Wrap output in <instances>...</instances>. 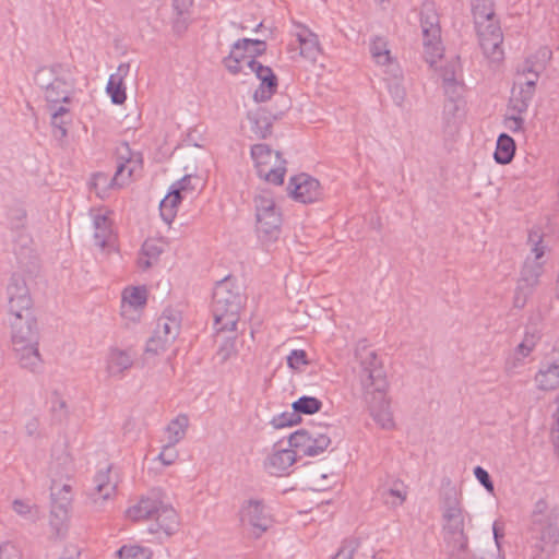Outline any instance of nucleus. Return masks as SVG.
<instances>
[{"instance_id": "obj_34", "label": "nucleus", "mask_w": 559, "mask_h": 559, "mask_svg": "<svg viewBox=\"0 0 559 559\" xmlns=\"http://www.w3.org/2000/svg\"><path fill=\"white\" fill-rule=\"evenodd\" d=\"M515 153L514 140L506 133H501L497 140L493 158L498 164H509Z\"/></svg>"}, {"instance_id": "obj_3", "label": "nucleus", "mask_w": 559, "mask_h": 559, "mask_svg": "<svg viewBox=\"0 0 559 559\" xmlns=\"http://www.w3.org/2000/svg\"><path fill=\"white\" fill-rule=\"evenodd\" d=\"M243 301L241 287L230 277H225L215 285L212 312L217 332L236 330Z\"/></svg>"}, {"instance_id": "obj_40", "label": "nucleus", "mask_w": 559, "mask_h": 559, "mask_svg": "<svg viewBox=\"0 0 559 559\" xmlns=\"http://www.w3.org/2000/svg\"><path fill=\"white\" fill-rule=\"evenodd\" d=\"M106 91L111 98V102L116 105H121L126 102V86L123 81L119 80L118 76H109Z\"/></svg>"}, {"instance_id": "obj_56", "label": "nucleus", "mask_w": 559, "mask_h": 559, "mask_svg": "<svg viewBox=\"0 0 559 559\" xmlns=\"http://www.w3.org/2000/svg\"><path fill=\"white\" fill-rule=\"evenodd\" d=\"M523 350H524V341L519 343V345L516 347L518 355H522ZM521 362H522V359L520 358V356L509 359L507 361V370L511 373H519V371L516 369H518V367L521 366Z\"/></svg>"}, {"instance_id": "obj_37", "label": "nucleus", "mask_w": 559, "mask_h": 559, "mask_svg": "<svg viewBox=\"0 0 559 559\" xmlns=\"http://www.w3.org/2000/svg\"><path fill=\"white\" fill-rule=\"evenodd\" d=\"M192 4L193 0H173L174 10L178 15L174 20L173 27L177 34H181L187 29Z\"/></svg>"}, {"instance_id": "obj_27", "label": "nucleus", "mask_w": 559, "mask_h": 559, "mask_svg": "<svg viewBox=\"0 0 559 559\" xmlns=\"http://www.w3.org/2000/svg\"><path fill=\"white\" fill-rule=\"evenodd\" d=\"M69 499H64V501L52 504L50 516H49V526L51 530V534L56 538L64 537L68 532V522H69Z\"/></svg>"}, {"instance_id": "obj_60", "label": "nucleus", "mask_w": 559, "mask_h": 559, "mask_svg": "<svg viewBox=\"0 0 559 559\" xmlns=\"http://www.w3.org/2000/svg\"><path fill=\"white\" fill-rule=\"evenodd\" d=\"M442 78L445 83L452 84L455 82L456 79L453 66L451 67V70H449L448 68L444 70Z\"/></svg>"}, {"instance_id": "obj_24", "label": "nucleus", "mask_w": 559, "mask_h": 559, "mask_svg": "<svg viewBox=\"0 0 559 559\" xmlns=\"http://www.w3.org/2000/svg\"><path fill=\"white\" fill-rule=\"evenodd\" d=\"M166 242L163 238L146 239L140 250L136 264L142 271H146L156 265L160 254L164 252Z\"/></svg>"}, {"instance_id": "obj_2", "label": "nucleus", "mask_w": 559, "mask_h": 559, "mask_svg": "<svg viewBox=\"0 0 559 559\" xmlns=\"http://www.w3.org/2000/svg\"><path fill=\"white\" fill-rule=\"evenodd\" d=\"M12 353L22 369L38 373L44 359L39 350L40 330L34 312L8 316Z\"/></svg>"}, {"instance_id": "obj_58", "label": "nucleus", "mask_w": 559, "mask_h": 559, "mask_svg": "<svg viewBox=\"0 0 559 559\" xmlns=\"http://www.w3.org/2000/svg\"><path fill=\"white\" fill-rule=\"evenodd\" d=\"M39 423L36 418H32L25 425V429L28 436H35L38 432Z\"/></svg>"}, {"instance_id": "obj_6", "label": "nucleus", "mask_w": 559, "mask_h": 559, "mask_svg": "<svg viewBox=\"0 0 559 559\" xmlns=\"http://www.w3.org/2000/svg\"><path fill=\"white\" fill-rule=\"evenodd\" d=\"M35 83L44 90L48 104H67L73 86L69 69L62 64L39 68L34 76Z\"/></svg>"}, {"instance_id": "obj_36", "label": "nucleus", "mask_w": 559, "mask_h": 559, "mask_svg": "<svg viewBox=\"0 0 559 559\" xmlns=\"http://www.w3.org/2000/svg\"><path fill=\"white\" fill-rule=\"evenodd\" d=\"M181 200L182 195H179L177 190L171 189L170 192L160 201L159 211L164 222L170 224L174 221Z\"/></svg>"}, {"instance_id": "obj_59", "label": "nucleus", "mask_w": 559, "mask_h": 559, "mask_svg": "<svg viewBox=\"0 0 559 559\" xmlns=\"http://www.w3.org/2000/svg\"><path fill=\"white\" fill-rule=\"evenodd\" d=\"M129 71H130L129 63H120L118 66L117 72L111 74L110 76H118L119 80L123 81V79L128 75Z\"/></svg>"}, {"instance_id": "obj_23", "label": "nucleus", "mask_w": 559, "mask_h": 559, "mask_svg": "<svg viewBox=\"0 0 559 559\" xmlns=\"http://www.w3.org/2000/svg\"><path fill=\"white\" fill-rule=\"evenodd\" d=\"M134 357L130 349L112 347L106 357V371L109 377L121 378L133 365Z\"/></svg>"}, {"instance_id": "obj_11", "label": "nucleus", "mask_w": 559, "mask_h": 559, "mask_svg": "<svg viewBox=\"0 0 559 559\" xmlns=\"http://www.w3.org/2000/svg\"><path fill=\"white\" fill-rule=\"evenodd\" d=\"M181 318L179 312L166 310L158 318L153 335L146 344V352L159 354L165 352L177 338L180 332Z\"/></svg>"}, {"instance_id": "obj_55", "label": "nucleus", "mask_w": 559, "mask_h": 559, "mask_svg": "<svg viewBox=\"0 0 559 559\" xmlns=\"http://www.w3.org/2000/svg\"><path fill=\"white\" fill-rule=\"evenodd\" d=\"M522 109H519V115H509L504 119V126L510 131H518L522 128L523 118L521 116Z\"/></svg>"}, {"instance_id": "obj_7", "label": "nucleus", "mask_w": 559, "mask_h": 559, "mask_svg": "<svg viewBox=\"0 0 559 559\" xmlns=\"http://www.w3.org/2000/svg\"><path fill=\"white\" fill-rule=\"evenodd\" d=\"M547 509L544 500L537 501L533 511L534 524L538 525L539 542L533 548L532 559H545L559 542V509L545 516H539Z\"/></svg>"}, {"instance_id": "obj_8", "label": "nucleus", "mask_w": 559, "mask_h": 559, "mask_svg": "<svg viewBox=\"0 0 559 559\" xmlns=\"http://www.w3.org/2000/svg\"><path fill=\"white\" fill-rule=\"evenodd\" d=\"M257 234L261 241L276 240L281 233L282 217L269 191H261L254 197Z\"/></svg>"}, {"instance_id": "obj_51", "label": "nucleus", "mask_w": 559, "mask_h": 559, "mask_svg": "<svg viewBox=\"0 0 559 559\" xmlns=\"http://www.w3.org/2000/svg\"><path fill=\"white\" fill-rule=\"evenodd\" d=\"M474 475L476 479L489 491H493V484L490 479V476L486 469L480 466L475 467Z\"/></svg>"}, {"instance_id": "obj_14", "label": "nucleus", "mask_w": 559, "mask_h": 559, "mask_svg": "<svg viewBox=\"0 0 559 559\" xmlns=\"http://www.w3.org/2000/svg\"><path fill=\"white\" fill-rule=\"evenodd\" d=\"M532 245L531 254L526 257V287L536 286L540 276L545 273V258L547 246L543 241V235L538 230H531L526 240Z\"/></svg>"}, {"instance_id": "obj_64", "label": "nucleus", "mask_w": 559, "mask_h": 559, "mask_svg": "<svg viewBox=\"0 0 559 559\" xmlns=\"http://www.w3.org/2000/svg\"><path fill=\"white\" fill-rule=\"evenodd\" d=\"M70 489H71V488H70V486H69V485H63V487H62V490H63V491H66L67 493H69V492H70Z\"/></svg>"}, {"instance_id": "obj_35", "label": "nucleus", "mask_w": 559, "mask_h": 559, "mask_svg": "<svg viewBox=\"0 0 559 559\" xmlns=\"http://www.w3.org/2000/svg\"><path fill=\"white\" fill-rule=\"evenodd\" d=\"M189 426V418L187 415L180 414L174 418L166 427L167 442L177 444L186 436Z\"/></svg>"}, {"instance_id": "obj_49", "label": "nucleus", "mask_w": 559, "mask_h": 559, "mask_svg": "<svg viewBox=\"0 0 559 559\" xmlns=\"http://www.w3.org/2000/svg\"><path fill=\"white\" fill-rule=\"evenodd\" d=\"M287 365L292 369H300L302 366L308 365L307 354L302 349H294L287 356Z\"/></svg>"}, {"instance_id": "obj_53", "label": "nucleus", "mask_w": 559, "mask_h": 559, "mask_svg": "<svg viewBox=\"0 0 559 559\" xmlns=\"http://www.w3.org/2000/svg\"><path fill=\"white\" fill-rule=\"evenodd\" d=\"M72 122V117H68V119L63 117H51V126L59 132L60 138H64L68 134V126Z\"/></svg>"}, {"instance_id": "obj_30", "label": "nucleus", "mask_w": 559, "mask_h": 559, "mask_svg": "<svg viewBox=\"0 0 559 559\" xmlns=\"http://www.w3.org/2000/svg\"><path fill=\"white\" fill-rule=\"evenodd\" d=\"M423 47L425 60L433 66L443 55L441 32L432 29V33L423 35Z\"/></svg>"}, {"instance_id": "obj_9", "label": "nucleus", "mask_w": 559, "mask_h": 559, "mask_svg": "<svg viewBox=\"0 0 559 559\" xmlns=\"http://www.w3.org/2000/svg\"><path fill=\"white\" fill-rule=\"evenodd\" d=\"M328 426H310L299 429L290 435L289 445L296 449L299 455L318 456L331 445Z\"/></svg>"}, {"instance_id": "obj_10", "label": "nucleus", "mask_w": 559, "mask_h": 559, "mask_svg": "<svg viewBox=\"0 0 559 559\" xmlns=\"http://www.w3.org/2000/svg\"><path fill=\"white\" fill-rule=\"evenodd\" d=\"M251 157L260 178L274 185H282L286 174V160L281 153L273 151L266 144H255L251 147Z\"/></svg>"}, {"instance_id": "obj_5", "label": "nucleus", "mask_w": 559, "mask_h": 559, "mask_svg": "<svg viewBox=\"0 0 559 559\" xmlns=\"http://www.w3.org/2000/svg\"><path fill=\"white\" fill-rule=\"evenodd\" d=\"M359 368L357 379L360 384L364 399L382 396L389 388L386 373L382 361L372 349L364 348L358 352Z\"/></svg>"}, {"instance_id": "obj_45", "label": "nucleus", "mask_w": 559, "mask_h": 559, "mask_svg": "<svg viewBox=\"0 0 559 559\" xmlns=\"http://www.w3.org/2000/svg\"><path fill=\"white\" fill-rule=\"evenodd\" d=\"M12 508L15 513L27 520H35L38 514L37 508L25 500H14L12 503Z\"/></svg>"}, {"instance_id": "obj_29", "label": "nucleus", "mask_w": 559, "mask_h": 559, "mask_svg": "<svg viewBox=\"0 0 559 559\" xmlns=\"http://www.w3.org/2000/svg\"><path fill=\"white\" fill-rule=\"evenodd\" d=\"M93 226L95 245L100 249L112 246L115 235L110 219L104 214H96L93 218Z\"/></svg>"}, {"instance_id": "obj_44", "label": "nucleus", "mask_w": 559, "mask_h": 559, "mask_svg": "<svg viewBox=\"0 0 559 559\" xmlns=\"http://www.w3.org/2000/svg\"><path fill=\"white\" fill-rule=\"evenodd\" d=\"M474 20L487 19L495 15L491 0H472Z\"/></svg>"}, {"instance_id": "obj_38", "label": "nucleus", "mask_w": 559, "mask_h": 559, "mask_svg": "<svg viewBox=\"0 0 559 559\" xmlns=\"http://www.w3.org/2000/svg\"><path fill=\"white\" fill-rule=\"evenodd\" d=\"M420 26L423 35L436 32H441L439 25V16L436 10L430 4H425L420 11Z\"/></svg>"}, {"instance_id": "obj_62", "label": "nucleus", "mask_w": 559, "mask_h": 559, "mask_svg": "<svg viewBox=\"0 0 559 559\" xmlns=\"http://www.w3.org/2000/svg\"><path fill=\"white\" fill-rule=\"evenodd\" d=\"M500 534H499V530H498V526L497 524L495 523L493 524V537H495V540H496V544L497 546L499 547V538H500Z\"/></svg>"}, {"instance_id": "obj_25", "label": "nucleus", "mask_w": 559, "mask_h": 559, "mask_svg": "<svg viewBox=\"0 0 559 559\" xmlns=\"http://www.w3.org/2000/svg\"><path fill=\"white\" fill-rule=\"evenodd\" d=\"M155 525L148 530L151 533L163 532L166 536H171L178 531L179 516L168 500L160 511L155 515Z\"/></svg>"}, {"instance_id": "obj_19", "label": "nucleus", "mask_w": 559, "mask_h": 559, "mask_svg": "<svg viewBox=\"0 0 559 559\" xmlns=\"http://www.w3.org/2000/svg\"><path fill=\"white\" fill-rule=\"evenodd\" d=\"M146 301L147 292L145 287L124 288L121 295V316L129 321H138Z\"/></svg>"}, {"instance_id": "obj_26", "label": "nucleus", "mask_w": 559, "mask_h": 559, "mask_svg": "<svg viewBox=\"0 0 559 559\" xmlns=\"http://www.w3.org/2000/svg\"><path fill=\"white\" fill-rule=\"evenodd\" d=\"M300 56L310 62H316L322 52L318 36L309 28L300 26L296 33Z\"/></svg>"}, {"instance_id": "obj_50", "label": "nucleus", "mask_w": 559, "mask_h": 559, "mask_svg": "<svg viewBox=\"0 0 559 559\" xmlns=\"http://www.w3.org/2000/svg\"><path fill=\"white\" fill-rule=\"evenodd\" d=\"M555 411L552 413V428H551V440L555 448L559 449V394L554 401Z\"/></svg>"}, {"instance_id": "obj_16", "label": "nucleus", "mask_w": 559, "mask_h": 559, "mask_svg": "<svg viewBox=\"0 0 559 559\" xmlns=\"http://www.w3.org/2000/svg\"><path fill=\"white\" fill-rule=\"evenodd\" d=\"M168 500L162 488H153L127 510V518L134 522L154 519Z\"/></svg>"}, {"instance_id": "obj_13", "label": "nucleus", "mask_w": 559, "mask_h": 559, "mask_svg": "<svg viewBox=\"0 0 559 559\" xmlns=\"http://www.w3.org/2000/svg\"><path fill=\"white\" fill-rule=\"evenodd\" d=\"M239 520L243 526H248L255 537H260L273 524L272 514L260 499L243 501L239 509Z\"/></svg>"}, {"instance_id": "obj_61", "label": "nucleus", "mask_w": 559, "mask_h": 559, "mask_svg": "<svg viewBox=\"0 0 559 559\" xmlns=\"http://www.w3.org/2000/svg\"><path fill=\"white\" fill-rule=\"evenodd\" d=\"M258 46H250V50L248 51V53L252 55V59H255L257 56H261L263 55L264 52H258Z\"/></svg>"}, {"instance_id": "obj_31", "label": "nucleus", "mask_w": 559, "mask_h": 559, "mask_svg": "<svg viewBox=\"0 0 559 559\" xmlns=\"http://www.w3.org/2000/svg\"><path fill=\"white\" fill-rule=\"evenodd\" d=\"M539 390L549 391L559 386V365L556 362L543 366L535 376Z\"/></svg>"}, {"instance_id": "obj_18", "label": "nucleus", "mask_w": 559, "mask_h": 559, "mask_svg": "<svg viewBox=\"0 0 559 559\" xmlns=\"http://www.w3.org/2000/svg\"><path fill=\"white\" fill-rule=\"evenodd\" d=\"M289 190L294 200L300 203H313L322 197L320 182L307 175L300 174L289 180Z\"/></svg>"}, {"instance_id": "obj_15", "label": "nucleus", "mask_w": 559, "mask_h": 559, "mask_svg": "<svg viewBox=\"0 0 559 559\" xmlns=\"http://www.w3.org/2000/svg\"><path fill=\"white\" fill-rule=\"evenodd\" d=\"M117 483L112 479L111 467L98 471L93 485L87 491V497L92 509L96 512L104 510L105 503L116 495Z\"/></svg>"}, {"instance_id": "obj_20", "label": "nucleus", "mask_w": 559, "mask_h": 559, "mask_svg": "<svg viewBox=\"0 0 559 559\" xmlns=\"http://www.w3.org/2000/svg\"><path fill=\"white\" fill-rule=\"evenodd\" d=\"M443 519L445 521L444 530L451 534H463L464 518L460 500L455 492L447 493L442 503Z\"/></svg>"}, {"instance_id": "obj_42", "label": "nucleus", "mask_w": 559, "mask_h": 559, "mask_svg": "<svg viewBox=\"0 0 559 559\" xmlns=\"http://www.w3.org/2000/svg\"><path fill=\"white\" fill-rule=\"evenodd\" d=\"M117 555L120 559H151L152 551L146 547L130 545L122 546Z\"/></svg>"}, {"instance_id": "obj_32", "label": "nucleus", "mask_w": 559, "mask_h": 559, "mask_svg": "<svg viewBox=\"0 0 559 559\" xmlns=\"http://www.w3.org/2000/svg\"><path fill=\"white\" fill-rule=\"evenodd\" d=\"M248 120L251 124V131L257 138L265 139L271 134L272 121L263 109L249 112Z\"/></svg>"}, {"instance_id": "obj_17", "label": "nucleus", "mask_w": 559, "mask_h": 559, "mask_svg": "<svg viewBox=\"0 0 559 559\" xmlns=\"http://www.w3.org/2000/svg\"><path fill=\"white\" fill-rule=\"evenodd\" d=\"M8 293V316L33 311V301L29 296L25 281L17 275L10 278L7 288Z\"/></svg>"}, {"instance_id": "obj_1", "label": "nucleus", "mask_w": 559, "mask_h": 559, "mask_svg": "<svg viewBox=\"0 0 559 559\" xmlns=\"http://www.w3.org/2000/svg\"><path fill=\"white\" fill-rule=\"evenodd\" d=\"M250 46H258V52L266 51V43L260 39L242 38L234 43L231 50L227 57L224 58L223 63L226 69L233 73L238 74L249 69L254 73L260 81V85L253 93V99L257 103H264L277 91L278 82L273 70L270 67L263 66L261 62L252 59V55L248 53Z\"/></svg>"}, {"instance_id": "obj_57", "label": "nucleus", "mask_w": 559, "mask_h": 559, "mask_svg": "<svg viewBox=\"0 0 559 559\" xmlns=\"http://www.w3.org/2000/svg\"><path fill=\"white\" fill-rule=\"evenodd\" d=\"M49 109L51 111V117H55L58 119V117H63L68 119V117H72L70 114L69 108H67L64 105L59 104H49Z\"/></svg>"}, {"instance_id": "obj_4", "label": "nucleus", "mask_w": 559, "mask_h": 559, "mask_svg": "<svg viewBox=\"0 0 559 559\" xmlns=\"http://www.w3.org/2000/svg\"><path fill=\"white\" fill-rule=\"evenodd\" d=\"M370 53L374 62L384 68V81L393 102L395 105L402 106L406 97V90L403 86V72L399 62L392 57L386 39L379 36L374 37L370 43Z\"/></svg>"}, {"instance_id": "obj_47", "label": "nucleus", "mask_w": 559, "mask_h": 559, "mask_svg": "<svg viewBox=\"0 0 559 559\" xmlns=\"http://www.w3.org/2000/svg\"><path fill=\"white\" fill-rule=\"evenodd\" d=\"M236 342L234 338L225 340L218 347L216 356L222 364L236 356Z\"/></svg>"}, {"instance_id": "obj_63", "label": "nucleus", "mask_w": 559, "mask_h": 559, "mask_svg": "<svg viewBox=\"0 0 559 559\" xmlns=\"http://www.w3.org/2000/svg\"><path fill=\"white\" fill-rule=\"evenodd\" d=\"M534 85H535V81L534 80L526 79V86H534Z\"/></svg>"}, {"instance_id": "obj_41", "label": "nucleus", "mask_w": 559, "mask_h": 559, "mask_svg": "<svg viewBox=\"0 0 559 559\" xmlns=\"http://www.w3.org/2000/svg\"><path fill=\"white\" fill-rule=\"evenodd\" d=\"M50 413L55 420L62 423L69 417V407L66 400L58 393L53 392L50 400Z\"/></svg>"}, {"instance_id": "obj_48", "label": "nucleus", "mask_w": 559, "mask_h": 559, "mask_svg": "<svg viewBox=\"0 0 559 559\" xmlns=\"http://www.w3.org/2000/svg\"><path fill=\"white\" fill-rule=\"evenodd\" d=\"M0 559H23L21 548L12 542L0 544Z\"/></svg>"}, {"instance_id": "obj_46", "label": "nucleus", "mask_w": 559, "mask_h": 559, "mask_svg": "<svg viewBox=\"0 0 559 559\" xmlns=\"http://www.w3.org/2000/svg\"><path fill=\"white\" fill-rule=\"evenodd\" d=\"M179 456V452L176 449V444L167 442L159 452L157 460L164 465V466H170L173 465Z\"/></svg>"}, {"instance_id": "obj_39", "label": "nucleus", "mask_w": 559, "mask_h": 559, "mask_svg": "<svg viewBox=\"0 0 559 559\" xmlns=\"http://www.w3.org/2000/svg\"><path fill=\"white\" fill-rule=\"evenodd\" d=\"M322 407V402L313 396L304 395L293 403V409L296 414L311 415L319 412Z\"/></svg>"}, {"instance_id": "obj_33", "label": "nucleus", "mask_w": 559, "mask_h": 559, "mask_svg": "<svg viewBox=\"0 0 559 559\" xmlns=\"http://www.w3.org/2000/svg\"><path fill=\"white\" fill-rule=\"evenodd\" d=\"M407 487L401 480H395L390 488L381 490L380 495L385 506L390 508L401 507L407 498Z\"/></svg>"}, {"instance_id": "obj_54", "label": "nucleus", "mask_w": 559, "mask_h": 559, "mask_svg": "<svg viewBox=\"0 0 559 559\" xmlns=\"http://www.w3.org/2000/svg\"><path fill=\"white\" fill-rule=\"evenodd\" d=\"M297 418H298V415L295 413V411L293 413H284L281 416H278L277 418H274L273 424L277 428L292 426L293 424H295L297 421Z\"/></svg>"}, {"instance_id": "obj_43", "label": "nucleus", "mask_w": 559, "mask_h": 559, "mask_svg": "<svg viewBox=\"0 0 559 559\" xmlns=\"http://www.w3.org/2000/svg\"><path fill=\"white\" fill-rule=\"evenodd\" d=\"M359 539L356 537L345 538L337 552L332 557V559H353L354 554L359 548Z\"/></svg>"}, {"instance_id": "obj_21", "label": "nucleus", "mask_w": 559, "mask_h": 559, "mask_svg": "<svg viewBox=\"0 0 559 559\" xmlns=\"http://www.w3.org/2000/svg\"><path fill=\"white\" fill-rule=\"evenodd\" d=\"M368 404L370 415L373 420L382 428L391 430L395 427L393 413L390 406V400L384 393L382 396H370L365 399Z\"/></svg>"}, {"instance_id": "obj_52", "label": "nucleus", "mask_w": 559, "mask_h": 559, "mask_svg": "<svg viewBox=\"0 0 559 559\" xmlns=\"http://www.w3.org/2000/svg\"><path fill=\"white\" fill-rule=\"evenodd\" d=\"M193 177L191 175L183 176L180 180L171 186L173 190H177L179 195L188 191H193L194 186L191 185Z\"/></svg>"}, {"instance_id": "obj_12", "label": "nucleus", "mask_w": 559, "mask_h": 559, "mask_svg": "<svg viewBox=\"0 0 559 559\" xmlns=\"http://www.w3.org/2000/svg\"><path fill=\"white\" fill-rule=\"evenodd\" d=\"M474 22L484 56L491 62H500L503 59V35L496 15Z\"/></svg>"}, {"instance_id": "obj_22", "label": "nucleus", "mask_w": 559, "mask_h": 559, "mask_svg": "<svg viewBox=\"0 0 559 559\" xmlns=\"http://www.w3.org/2000/svg\"><path fill=\"white\" fill-rule=\"evenodd\" d=\"M296 449L274 448L273 452L265 459L264 468L267 473L275 476L284 475L296 462Z\"/></svg>"}, {"instance_id": "obj_28", "label": "nucleus", "mask_w": 559, "mask_h": 559, "mask_svg": "<svg viewBox=\"0 0 559 559\" xmlns=\"http://www.w3.org/2000/svg\"><path fill=\"white\" fill-rule=\"evenodd\" d=\"M142 168V160L139 156L132 155L128 158L120 157L117 164L115 176L112 177L110 185L116 187L124 186L134 173Z\"/></svg>"}]
</instances>
